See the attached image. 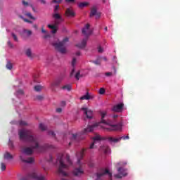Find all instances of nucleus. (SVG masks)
<instances>
[{"mask_svg":"<svg viewBox=\"0 0 180 180\" xmlns=\"http://www.w3.org/2000/svg\"><path fill=\"white\" fill-rule=\"evenodd\" d=\"M18 134L20 140L27 141L31 143L30 147H24L22 148V154H25V155H32L34 150L37 153L44 151L45 147L39 143V139L37 137L34 136V134H33V132L31 130L21 129L19 131Z\"/></svg>","mask_w":180,"mask_h":180,"instance_id":"f257e3e1","label":"nucleus"},{"mask_svg":"<svg viewBox=\"0 0 180 180\" xmlns=\"http://www.w3.org/2000/svg\"><path fill=\"white\" fill-rule=\"evenodd\" d=\"M65 160L67 164L65 163L64 160H63V157L58 158V161H59L60 164L58 172L60 174V175H62V176H67L68 174L65 169H68V165H71L72 164V162L70 159V155H67Z\"/></svg>","mask_w":180,"mask_h":180,"instance_id":"f03ea898","label":"nucleus"},{"mask_svg":"<svg viewBox=\"0 0 180 180\" xmlns=\"http://www.w3.org/2000/svg\"><path fill=\"white\" fill-rule=\"evenodd\" d=\"M85 155V149H82L79 153H77V165L79 167H76L73 170V175L75 176H81V175H84V169H82V164H81V160L84 158Z\"/></svg>","mask_w":180,"mask_h":180,"instance_id":"7ed1b4c3","label":"nucleus"},{"mask_svg":"<svg viewBox=\"0 0 180 180\" xmlns=\"http://www.w3.org/2000/svg\"><path fill=\"white\" fill-rule=\"evenodd\" d=\"M100 115L101 116V123H103V124H107L108 126H110V127L106 128V129L108 131H113L119 130V129H120V126L117 124H112V122H110V120L106 121L105 120V116H106L107 115L106 111H101L100 112Z\"/></svg>","mask_w":180,"mask_h":180,"instance_id":"20e7f679","label":"nucleus"},{"mask_svg":"<svg viewBox=\"0 0 180 180\" xmlns=\"http://www.w3.org/2000/svg\"><path fill=\"white\" fill-rule=\"evenodd\" d=\"M68 41V38H65L63 40L59 43H52V46L55 47L56 50H58L61 54H65L67 53V49H65V43Z\"/></svg>","mask_w":180,"mask_h":180,"instance_id":"39448f33","label":"nucleus"},{"mask_svg":"<svg viewBox=\"0 0 180 180\" xmlns=\"http://www.w3.org/2000/svg\"><path fill=\"white\" fill-rule=\"evenodd\" d=\"M30 179H36V180H46V177L43 175H37V173L35 172H32L28 174L26 176L22 177L20 180H30Z\"/></svg>","mask_w":180,"mask_h":180,"instance_id":"423d86ee","label":"nucleus"},{"mask_svg":"<svg viewBox=\"0 0 180 180\" xmlns=\"http://www.w3.org/2000/svg\"><path fill=\"white\" fill-rule=\"evenodd\" d=\"M130 138L129 137V135L125 136H121L120 138H113L112 136H108L104 139V140H108L109 143H118V141H120V140H129Z\"/></svg>","mask_w":180,"mask_h":180,"instance_id":"0eeeda50","label":"nucleus"},{"mask_svg":"<svg viewBox=\"0 0 180 180\" xmlns=\"http://www.w3.org/2000/svg\"><path fill=\"white\" fill-rule=\"evenodd\" d=\"M123 108H124V104L123 103H121L115 105H113L112 110V112L120 113V112L123 111Z\"/></svg>","mask_w":180,"mask_h":180,"instance_id":"6e6552de","label":"nucleus"},{"mask_svg":"<svg viewBox=\"0 0 180 180\" xmlns=\"http://www.w3.org/2000/svg\"><path fill=\"white\" fill-rule=\"evenodd\" d=\"M99 126V123H95L93 125L90 126L89 125L86 128L84 129L82 131L83 134H86V133H91V131H94L95 128L98 127Z\"/></svg>","mask_w":180,"mask_h":180,"instance_id":"1a4fd4ad","label":"nucleus"},{"mask_svg":"<svg viewBox=\"0 0 180 180\" xmlns=\"http://www.w3.org/2000/svg\"><path fill=\"white\" fill-rule=\"evenodd\" d=\"M118 172L119 174L114 175V176L117 179H120L123 178V176H126V175H127V173L124 171V169H123L122 167L118 168Z\"/></svg>","mask_w":180,"mask_h":180,"instance_id":"9d476101","label":"nucleus"},{"mask_svg":"<svg viewBox=\"0 0 180 180\" xmlns=\"http://www.w3.org/2000/svg\"><path fill=\"white\" fill-rule=\"evenodd\" d=\"M90 26L91 25L89 24H86L85 27L82 30V34L86 36L87 39H88V37L90 36L91 33V30H89Z\"/></svg>","mask_w":180,"mask_h":180,"instance_id":"9b49d317","label":"nucleus"},{"mask_svg":"<svg viewBox=\"0 0 180 180\" xmlns=\"http://www.w3.org/2000/svg\"><path fill=\"white\" fill-rule=\"evenodd\" d=\"M108 174L110 178H112V173L109 172V169H106L105 171L103 172L102 173H98L97 174V179L96 180H100L103 175Z\"/></svg>","mask_w":180,"mask_h":180,"instance_id":"f8f14e48","label":"nucleus"},{"mask_svg":"<svg viewBox=\"0 0 180 180\" xmlns=\"http://www.w3.org/2000/svg\"><path fill=\"white\" fill-rule=\"evenodd\" d=\"M20 159L22 162H26L27 164H32V162L34 161L33 158H27V159H25V155H21Z\"/></svg>","mask_w":180,"mask_h":180,"instance_id":"ddd939ff","label":"nucleus"},{"mask_svg":"<svg viewBox=\"0 0 180 180\" xmlns=\"http://www.w3.org/2000/svg\"><path fill=\"white\" fill-rule=\"evenodd\" d=\"M58 25V22L57 21H56L55 25H48V27L51 29V33L53 34H56V33H57V31L58 30V28H57Z\"/></svg>","mask_w":180,"mask_h":180,"instance_id":"4468645a","label":"nucleus"},{"mask_svg":"<svg viewBox=\"0 0 180 180\" xmlns=\"http://www.w3.org/2000/svg\"><path fill=\"white\" fill-rule=\"evenodd\" d=\"M82 110H83L84 115H86L87 119H92V110H88L86 108H82Z\"/></svg>","mask_w":180,"mask_h":180,"instance_id":"2eb2a0df","label":"nucleus"},{"mask_svg":"<svg viewBox=\"0 0 180 180\" xmlns=\"http://www.w3.org/2000/svg\"><path fill=\"white\" fill-rule=\"evenodd\" d=\"M86 41H88V38L84 39L80 44L76 45L79 49H85L86 46Z\"/></svg>","mask_w":180,"mask_h":180,"instance_id":"dca6fc26","label":"nucleus"},{"mask_svg":"<svg viewBox=\"0 0 180 180\" xmlns=\"http://www.w3.org/2000/svg\"><path fill=\"white\" fill-rule=\"evenodd\" d=\"M65 15L68 18H74L75 16V13L71 8H67L65 11Z\"/></svg>","mask_w":180,"mask_h":180,"instance_id":"f3484780","label":"nucleus"},{"mask_svg":"<svg viewBox=\"0 0 180 180\" xmlns=\"http://www.w3.org/2000/svg\"><path fill=\"white\" fill-rule=\"evenodd\" d=\"M93 140L94 142H93L89 148L92 149L94 148V146H95V143H96V141H101V139L100 136H96L93 138Z\"/></svg>","mask_w":180,"mask_h":180,"instance_id":"a211bd4d","label":"nucleus"},{"mask_svg":"<svg viewBox=\"0 0 180 180\" xmlns=\"http://www.w3.org/2000/svg\"><path fill=\"white\" fill-rule=\"evenodd\" d=\"M61 81H63V79L55 80L51 84V87L54 88L55 86H60V84H61Z\"/></svg>","mask_w":180,"mask_h":180,"instance_id":"6ab92c4d","label":"nucleus"},{"mask_svg":"<svg viewBox=\"0 0 180 180\" xmlns=\"http://www.w3.org/2000/svg\"><path fill=\"white\" fill-rule=\"evenodd\" d=\"M4 160H13V155H12L9 152H6L4 155Z\"/></svg>","mask_w":180,"mask_h":180,"instance_id":"aec40b11","label":"nucleus"},{"mask_svg":"<svg viewBox=\"0 0 180 180\" xmlns=\"http://www.w3.org/2000/svg\"><path fill=\"white\" fill-rule=\"evenodd\" d=\"M98 10L96 8V6H93L91 13H90V18H92V16H95V15H97Z\"/></svg>","mask_w":180,"mask_h":180,"instance_id":"412c9836","label":"nucleus"},{"mask_svg":"<svg viewBox=\"0 0 180 180\" xmlns=\"http://www.w3.org/2000/svg\"><path fill=\"white\" fill-rule=\"evenodd\" d=\"M89 99H91V96H89V93L87 92L86 94V95L82 96V97H80V100L81 101H89Z\"/></svg>","mask_w":180,"mask_h":180,"instance_id":"4be33fe9","label":"nucleus"},{"mask_svg":"<svg viewBox=\"0 0 180 180\" xmlns=\"http://www.w3.org/2000/svg\"><path fill=\"white\" fill-rule=\"evenodd\" d=\"M100 150L103 151L105 154H108V153L110 151V149L109 148V146H103V147H101Z\"/></svg>","mask_w":180,"mask_h":180,"instance_id":"5701e85b","label":"nucleus"},{"mask_svg":"<svg viewBox=\"0 0 180 180\" xmlns=\"http://www.w3.org/2000/svg\"><path fill=\"white\" fill-rule=\"evenodd\" d=\"M61 89H63V91H71V89H72V87L71 86V84H66L63 86L61 87Z\"/></svg>","mask_w":180,"mask_h":180,"instance_id":"b1692460","label":"nucleus"},{"mask_svg":"<svg viewBox=\"0 0 180 180\" xmlns=\"http://www.w3.org/2000/svg\"><path fill=\"white\" fill-rule=\"evenodd\" d=\"M25 54L27 57H29L30 58H33V55L32 53V49H27L25 51Z\"/></svg>","mask_w":180,"mask_h":180,"instance_id":"393cba45","label":"nucleus"},{"mask_svg":"<svg viewBox=\"0 0 180 180\" xmlns=\"http://www.w3.org/2000/svg\"><path fill=\"white\" fill-rule=\"evenodd\" d=\"M88 5H89V2H81L78 4L79 8H85L86 6H88Z\"/></svg>","mask_w":180,"mask_h":180,"instance_id":"a878e982","label":"nucleus"},{"mask_svg":"<svg viewBox=\"0 0 180 180\" xmlns=\"http://www.w3.org/2000/svg\"><path fill=\"white\" fill-rule=\"evenodd\" d=\"M24 34L27 36V37H30V36H32V31L28 30H23Z\"/></svg>","mask_w":180,"mask_h":180,"instance_id":"bb28decb","label":"nucleus"},{"mask_svg":"<svg viewBox=\"0 0 180 180\" xmlns=\"http://www.w3.org/2000/svg\"><path fill=\"white\" fill-rule=\"evenodd\" d=\"M39 129L40 130H41V131H45V130H47V127L44 124L41 123L39 124Z\"/></svg>","mask_w":180,"mask_h":180,"instance_id":"cd10ccee","label":"nucleus"},{"mask_svg":"<svg viewBox=\"0 0 180 180\" xmlns=\"http://www.w3.org/2000/svg\"><path fill=\"white\" fill-rule=\"evenodd\" d=\"M53 18H54V19H56L58 20H63V18H61V15H60V14L58 13L53 14Z\"/></svg>","mask_w":180,"mask_h":180,"instance_id":"c85d7f7f","label":"nucleus"},{"mask_svg":"<svg viewBox=\"0 0 180 180\" xmlns=\"http://www.w3.org/2000/svg\"><path fill=\"white\" fill-rule=\"evenodd\" d=\"M6 68L7 70H12V68H13V65H12V63L8 61L6 64Z\"/></svg>","mask_w":180,"mask_h":180,"instance_id":"c756f323","label":"nucleus"},{"mask_svg":"<svg viewBox=\"0 0 180 180\" xmlns=\"http://www.w3.org/2000/svg\"><path fill=\"white\" fill-rule=\"evenodd\" d=\"M82 77V75H81V72L79 71H78L75 75V77L77 81H79V78H81Z\"/></svg>","mask_w":180,"mask_h":180,"instance_id":"7c9ffc66","label":"nucleus"},{"mask_svg":"<svg viewBox=\"0 0 180 180\" xmlns=\"http://www.w3.org/2000/svg\"><path fill=\"white\" fill-rule=\"evenodd\" d=\"M42 89L43 87L40 85H37L34 87V91H36L37 92H40V90Z\"/></svg>","mask_w":180,"mask_h":180,"instance_id":"2f4dec72","label":"nucleus"},{"mask_svg":"<svg viewBox=\"0 0 180 180\" xmlns=\"http://www.w3.org/2000/svg\"><path fill=\"white\" fill-rule=\"evenodd\" d=\"M26 16L30 18V19H32L33 20H36V18L34 17H33V15H32V13H27Z\"/></svg>","mask_w":180,"mask_h":180,"instance_id":"473e14b6","label":"nucleus"},{"mask_svg":"<svg viewBox=\"0 0 180 180\" xmlns=\"http://www.w3.org/2000/svg\"><path fill=\"white\" fill-rule=\"evenodd\" d=\"M19 124L20 126H27V122H26V121L20 120Z\"/></svg>","mask_w":180,"mask_h":180,"instance_id":"72a5a7b5","label":"nucleus"},{"mask_svg":"<svg viewBox=\"0 0 180 180\" xmlns=\"http://www.w3.org/2000/svg\"><path fill=\"white\" fill-rule=\"evenodd\" d=\"M1 171H5L6 169V165H5V163H1Z\"/></svg>","mask_w":180,"mask_h":180,"instance_id":"f704fd0d","label":"nucleus"},{"mask_svg":"<svg viewBox=\"0 0 180 180\" xmlns=\"http://www.w3.org/2000/svg\"><path fill=\"white\" fill-rule=\"evenodd\" d=\"M105 92H106V90H105L104 88H101L98 91V94H100V95H103Z\"/></svg>","mask_w":180,"mask_h":180,"instance_id":"c9c22d12","label":"nucleus"},{"mask_svg":"<svg viewBox=\"0 0 180 180\" xmlns=\"http://www.w3.org/2000/svg\"><path fill=\"white\" fill-rule=\"evenodd\" d=\"M12 37L13 39V40L15 41H18L19 40L18 39V37L16 36V34H15V33L12 32L11 33Z\"/></svg>","mask_w":180,"mask_h":180,"instance_id":"e433bc0d","label":"nucleus"},{"mask_svg":"<svg viewBox=\"0 0 180 180\" xmlns=\"http://www.w3.org/2000/svg\"><path fill=\"white\" fill-rule=\"evenodd\" d=\"M48 134H49V136H52V137H56V134H55L54 131H48Z\"/></svg>","mask_w":180,"mask_h":180,"instance_id":"4c0bfd02","label":"nucleus"},{"mask_svg":"<svg viewBox=\"0 0 180 180\" xmlns=\"http://www.w3.org/2000/svg\"><path fill=\"white\" fill-rule=\"evenodd\" d=\"M48 134H49V136H52V137H56V134H55L54 131H48Z\"/></svg>","mask_w":180,"mask_h":180,"instance_id":"58836bf2","label":"nucleus"},{"mask_svg":"<svg viewBox=\"0 0 180 180\" xmlns=\"http://www.w3.org/2000/svg\"><path fill=\"white\" fill-rule=\"evenodd\" d=\"M75 64H77V58H73V59L72 60V66L75 67Z\"/></svg>","mask_w":180,"mask_h":180,"instance_id":"ea45409f","label":"nucleus"},{"mask_svg":"<svg viewBox=\"0 0 180 180\" xmlns=\"http://www.w3.org/2000/svg\"><path fill=\"white\" fill-rule=\"evenodd\" d=\"M97 50L98 53H103V48H102L101 46H98Z\"/></svg>","mask_w":180,"mask_h":180,"instance_id":"a19ab883","label":"nucleus"},{"mask_svg":"<svg viewBox=\"0 0 180 180\" xmlns=\"http://www.w3.org/2000/svg\"><path fill=\"white\" fill-rule=\"evenodd\" d=\"M36 98L38 101H43V99H44V97H43V96H37Z\"/></svg>","mask_w":180,"mask_h":180,"instance_id":"79ce46f5","label":"nucleus"},{"mask_svg":"<svg viewBox=\"0 0 180 180\" xmlns=\"http://www.w3.org/2000/svg\"><path fill=\"white\" fill-rule=\"evenodd\" d=\"M52 2L53 4H61V2H63V0H53Z\"/></svg>","mask_w":180,"mask_h":180,"instance_id":"37998d69","label":"nucleus"},{"mask_svg":"<svg viewBox=\"0 0 180 180\" xmlns=\"http://www.w3.org/2000/svg\"><path fill=\"white\" fill-rule=\"evenodd\" d=\"M8 146L11 148H13V142L12 141H9Z\"/></svg>","mask_w":180,"mask_h":180,"instance_id":"c03bdc74","label":"nucleus"},{"mask_svg":"<svg viewBox=\"0 0 180 180\" xmlns=\"http://www.w3.org/2000/svg\"><path fill=\"white\" fill-rule=\"evenodd\" d=\"M112 75H113V73L111 72H105V76L106 77H112Z\"/></svg>","mask_w":180,"mask_h":180,"instance_id":"a18cd8bd","label":"nucleus"},{"mask_svg":"<svg viewBox=\"0 0 180 180\" xmlns=\"http://www.w3.org/2000/svg\"><path fill=\"white\" fill-rule=\"evenodd\" d=\"M24 22H26L27 23H33V21L30 20H27L26 18L23 19Z\"/></svg>","mask_w":180,"mask_h":180,"instance_id":"49530a36","label":"nucleus"},{"mask_svg":"<svg viewBox=\"0 0 180 180\" xmlns=\"http://www.w3.org/2000/svg\"><path fill=\"white\" fill-rule=\"evenodd\" d=\"M22 5H24V6H28L29 3H27V1H25V0H23L22 1Z\"/></svg>","mask_w":180,"mask_h":180,"instance_id":"de8ad7c7","label":"nucleus"},{"mask_svg":"<svg viewBox=\"0 0 180 180\" xmlns=\"http://www.w3.org/2000/svg\"><path fill=\"white\" fill-rule=\"evenodd\" d=\"M65 2H68V4H74L75 0H65Z\"/></svg>","mask_w":180,"mask_h":180,"instance_id":"09e8293b","label":"nucleus"},{"mask_svg":"<svg viewBox=\"0 0 180 180\" xmlns=\"http://www.w3.org/2000/svg\"><path fill=\"white\" fill-rule=\"evenodd\" d=\"M58 8H60L59 5L56 6L54 8V12H57V11H58Z\"/></svg>","mask_w":180,"mask_h":180,"instance_id":"8fccbe9b","label":"nucleus"},{"mask_svg":"<svg viewBox=\"0 0 180 180\" xmlns=\"http://www.w3.org/2000/svg\"><path fill=\"white\" fill-rule=\"evenodd\" d=\"M56 112H58V113H61V112H63V109H61V108H57L56 109Z\"/></svg>","mask_w":180,"mask_h":180,"instance_id":"3c124183","label":"nucleus"},{"mask_svg":"<svg viewBox=\"0 0 180 180\" xmlns=\"http://www.w3.org/2000/svg\"><path fill=\"white\" fill-rule=\"evenodd\" d=\"M49 162H51L53 161V156L51 155H49V160H48Z\"/></svg>","mask_w":180,"mask_h":180,"instance_id":"603ef678","label":"nucleus"},{"mask_svg":"<svg viewBox=\"0 0 180 180\" xmlns=\"http://www.w3.org/2000/svg\"><path fill=\"white\" fill-rule=\"evenodd\" d=\"M75 72V69H72V72H71V73H70V77H72V75H74V73Z\"/></svg>","mask_w":180,"mask_h":180,"instance_id":"864d4df0","label":"nucleus"},{"mask_svg":"<svg viewBox=\"0 0 180 180\" xmlns=\"http://www.w3.org/2000/svg\"><path fill=\"white\" fill-rule=\"evenodd\" d=\"M49 37H50V34H46L44 36V39H49Z\"/></svg>","mask_w":180,"mask_h":180,"instance_id":"5fc2aeb1","label":"nucleus"},{"mask_svg":"<svg viewBox=\"0 0 180 180\" xmlns=\"http://www.w3.org/2000/svg\"><path fill=\"white\" fill-rule=\"evenodd\" d=\"M8 45L9 46V47H13L12 42H11L10 41H8Z\"/></svg>","mask_w":180,"mask_h":180,"instance_id":"6e6d98bb","label":"nucleus"},{"mask_svg":"<svg viewBox=\"0 0 180 180\" xmlns=\"http://www.w3.org/2000/svg\"><path fill=\"white\" fill-rule=\"evenodd\" d=\"M72 139L73 140H75V139H77V134H72Z\"/></svg>","mask_w":180,"mask_h":180,"instance_id":"4d7b16f0","label":"nucleus"},{"mask_svg":"<svg viewBox=\"0 0 180 180\" xmlns=\"http://www.w3.org/2000/svg\"><path fill=\"white\" fill-rule=\"evenodd\" d=\"M94 63V64H96V65H99L101 64V63H99V60H96Z\"/></svg>","mask_w":180,"mask_h":180,"instance_id":"13d9d810","label":"nucleus"},{"mask_svg":"<svg viewBox=\"0 0 180 180\" xmlns=\"http://www.w3.org/2000/svg\"><path fill=\"white\" fill-rule=\"evenodd\" d=\"M99 18H101V13H97V15H96V19H99Z\"/></svg>","mask_w":180,"mask_h":180,"instance_id":"bf43d9fd","label":"nucleus"},{"mask_svg":"<svg viewBox=\"0 0 180 180\" xmlns=\"http://www.w3.org/2000/svg\"><path fill=\"white\" fill-rule=\"evenodd\" d=\"M18 94H20L21 95H23V90H18Z\"/></svg>","mask_w":180,"mask_h":180,"instance_id":"052dcab7","label":"nucleus"},{"mask_svg":"<svg viewBox=\"0 0 180 180\" xmlns=\"http://www.w3.org/2000/svg\"><path fill=\"white\" fill-rule=\"evenodd\" d=\"M42 33H47V31L44 28H41Z\"/></svg>","mask_w":180,"mask_h":180,"instance_id":"680f3d73","label":"nucleus"},{"mask_svg":"<svg viewBox=\"0 0 180 180\" xmlns=\"http://www.w3.org/2000/svg\"><path fill=\"white\" fill-rule=\"evenodd\" d=\"M112 117H113V119H117V117H119V115H114L112 116Z\"/></svg>","mask_w":180,"mask_h":180,"instance_id":"e2e57ef3","label":"nucleus"},{"mask_svg":"<svg viewBox=\"0 0 180 180\" xmlns=\"http://www.w3.org/2000/svg\"><path fill=\"white\" fill-rule=\"evenodd\" d=\"M41 3L46 5V0H41Z\"/></svg>","mask_w":180,"mask_h":180,"instance_id":"0e129e2a","label":"nucleus"},{"mask_svg":"<svg viewBox=\"0 0 180 180\" xmlns=\"http://www.w3.org/2000/svg\"><path fill=\"white\" fill-rule=\"evenodd\" d=\"M33 27L34 29H36V30H37V25H33Z\"/></svg>","mask_w":180,"mask_h":180,"instance_id":"69168bd1","label":"nucleus"},{"mask_svg":"<svg viewBox=\"0 0 180 180\" xmlns=\"http://www.w3.org/2000/svg\"><path fill=\"white\" fill-rule=\"evenodd\" d=\"M76 56H81V52L77 51V52L76 53Z\"/></svg>","mask_w":180,"mask_h":180,"instance_id":"338daca9","label":"nucleus"},{"mask_svg":"<svg viewBox=\"0 0 180 180\" xmlns=\"http://www.w3.org/2000/svg\"><path fill=\"white\" fill-rule=\"evenodd\" d=\"M112 68H113V70H114L115 74H116V68L113 67Z\"/></svg>","mask_w":180,"mask_h":180,"instance_id":"774afa93","label":"nucleus"}]
</instances>
